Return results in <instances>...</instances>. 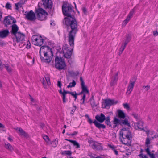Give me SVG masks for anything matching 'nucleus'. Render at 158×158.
Returning <instances> with one entry per match:
<instances>
[{"mask_svg":"<svg viewBox=\"0 0 158 158\" xmlns=\"http://www.w3.org/2000/svg\"><path fill=\"white\" fill-rule=\"evenodd\" d=\"M131 40V36L129 35H127L126 37V40L127 41H128V42H129L130 40Z\"/></svg>","mask_w":158,"mask_h":158,"instance_id":"37998d69","label":"nucleus"},{"mask_svg":"<svg viewBox=\"0 0 158 158\" xmlns=\"http://www.w3.org/2000/svg\"><path fill=\"white\" fill-rule=\"evenodd\" d=\"M5 145L6 148L10 151L12 152L14 150L13 148L10 143L5 144Z\"/></svg>","mask_w":158,"mask_h":158,"instance_id":"cd10ccee","label":"nucleus"},{"mask_svg":"<svg viewBox=\"0 0 158 158\" xmlns=\"http://www.w3.org/2000/svg\"><path fill=\"white\" fill-rule=\"evenodd\" d=\"M63 92L65 94H71V93L72 92H70V91H66L65 90V89H64V88L63 89Z\"/></svg>","mask_w":158,"mask_h":158,"instance_id":"864d4df0","label":"nucleus"},{"mask_svg":"<svg viewBox=\"0 0 158 158\" xmlns=\"http://www.w3.org/2000/svg\"><path fill=\"white\" fill-rule=\"evenodd\" d=\"M64 152L65 154L68 155L69 156H70L72 154V152L70 151H65Z\"/></svg>","mask_w":158,"mask_h":158,"instance_id":"4c0bfd02","label":"nucleus"},{"mask_svg":"<svg viewBox=\"0 0 158 158\" xmlns=\"http://www.w3.org/2000/svg\"><path fill=\"white\" fill-rule=\"evenodd\" d=\"M62 10L63 15L67 16L64 19L65 24L70 26L71 28L69 33V40L70 45H73L76 34L78 31L77 23L74 16L72 15L74 12L73 6L71 5L64 2L62 6Z\"/></svg>","mask_w":158,"mask_h":158,"instance_id":"f257e3e1","label":"nucleus"},{"mask_svg":"<svg viewBox=\"0 0 158 158\" xmlns=\"http://www.w3.org/2000/svg\"><path fill=\"white\" fill-rule=\"evenodd\" d=\"M125 47V46L122 45L120 48V50L123 52Z\"/></svg>","mask_w":158,"mask_h":158,"instance_id":"bf43d9fd","label":"nucleus"},{"mask_svg":"<svg viewBox=\"0 0 158 158\" xmlns=\"http://www.w3.org/2000/svg\"><path fill=\"white\" fill-rule=\"evenodd\" d=\"M136 80V78L135 77H133L130 81V83H131L135 84V82Z\"/></svg>","mask_w":158,"mask_h":158,"instance_id":"f704fd0d","label":"nucleus"},{"mask_svg":"<svg viewBox=\"0 0 158 158\" xmlns=\"http://www.w3.org/2000/svg\"><path fill=\"white\" fill-rule=\"evenodd\" d=\"M118 117L121 119H124L125 118V115L124 112L121 110H118Z\"/></svg>","mask_w":158,"mask_h":158,"instance_id":"412c9836","label":"nucleus"},{"mask_svg":"<svg viewBox=\"0 0 158 158\" xmlns=\"http://www.w3.org/2000/svg\"><path fill=\"white\" fill-rule=\"evenodd\" d=\"M46 81L47 82V84L48 85H49L51 84V82L50 81V79L49 77H47V78H45Z\"/></svg>","mask_w":158,"mask_h":158,"instance_id":"c03bdc74","label":"nucleus"},{"mask_svg":"<svg viewBox=\"0 0 158 158\" xmlns=\"http://www.w3.org/2000/svg\"><path fill=\"white\" fill-rule=\"evenodd\" d=\"M136 10L135 7L133 9H132L128 15H129L131 17H132L133 16V15L135 11Z\"/></svg>","mask_w":158,"mask_h":158,"instance_id":"7c9ffc66","label":"nucleus"},{"mask_svg":"<svg viewBox=\"0 0 158 158\" xmlns=\"http://www.w3.org/2000/svg\"><path fill=\"white\" fill-rule=\"evenodd\" d=\"M26 18L28 20L34 21L36 19L35 15L32 10L25 14Z\"/></svg>","mask_w":158,"mask_h":158,"instance_id":"9d476101","label":"nucleus"},{"mask_svg":"<svg viewBox=\"0 0 158 158\" xmlns=\"http://www.w3.org/2000/svg\"><path fill=\"white\" fill-rule=\"evenodd\" d=\"M12 21V23H15L16 22L15 19L11 16L5 17L4 20L5 26L7 27L8 25H10Z\"/></svg>","mask_w":158,"mask_h":158,"instance_id":"6e6552de","label":"nucleus"},{"mask_svg":"<svg viewBox=\"0 0 158 158\" xmlns=\"http://www.w3.org/2000/svg\"><path fill=\"white\" fill-rule=\"evenodd\" d=\"M60 94L62 95L63 102L64 103L66 102V94L62 91L61 89L59 90Z\"/></svg>","mask_w":158,"mask_h":158,"instance_id":"b1692460","label":"nucleus"},{"mask_svg":"<svg viewBox=\"0 0 158 158\" xmlns=\"http://www.w3.org/2000/svg\"><path fill=\"white\" fill-rule=\"evenodd\" d=\"M153 34L155 36H156L157 35H158V32L157 31H154L153 32Z\"/></svg>","mask_w":158,"mask_h":158,"instance_id":"69168bd1","label":"nucleus"},{"mask_svg":"<svg viewBox=\"0 0 158 158\" xmlns=\"http://www.w3.org/2000/svg\"><path fill=\"white\" fill-rule=\"evenodd\" d=\"M90 104L92 108L96 107L97 106V104L95 103V101L93 100L91 102Z\"/></svg>","mask_w":158,"mask_h":158,"instance_id":"2f4dec72","label":"nucleus"},{"mask_svg":"<svg viewBox=\"0 0 158 158\" xmlns=\"http://www.w3.org/2000/svg\"><path fill=\"white\" fill-rule=\"evenodd\" d=\"M26 1L27 0H20L18 2L19 7H21L22 5L24 4Z\"/></svg>","mask_w":158,"mask_h":158,"instance_id":"473e14b6","label":"nucleus"},{"mask_svg":"<svg viewBox=\"0 0 158 158\" xmlns=\"http://www.w3.org/2000/svg\"><path fill=\"white\" fill-rule=\"evenodd\" d=\"M14 36L15 37L16 39V41L17 42L23 40L24 39L25 35L23 33L20 32H18Z\"/></svg>","mask_w":158,"mask_h":158,"instance_id":"ddd939ff","label":"nucleus"},{"mask_svg":"<svg viewBox=\"0 0 158 158\" xmlns=\"http://www.w3.org/2000/svg\"><path fill=\"white\" fill-rule=\"evenodd\" d=\"M143 88L145 89V90L147 91L149 89L150 86L149 85H148L146 86H144L143 87Z\"/></svg>","mask_w":158,"mask_h":158,"instance_id":"a18cd8bd","label":"nucleus"},{"mask_svg":"<svg viewBox=\"0 0 158 158\" xmlns=\"http://www.w3.org/2000/svg\"><path fill=\"white\" fill-rule=\"evenodd\" d=\"M42 5L45 9L50 10L52 7V2L51 0H42Z\"/></svg>","mask_w":158,"mask_h":158,"instance_id":"1a4fd4ad","label":"nucleus"},{"mask_svg":"<svg viewBox=\"0 0 158 158\" xmlns=\"http://www.w3.org/2000/svg\"><path fill=\"white\" fill-rule=\"evenodd\" d=\"M113 122L114 124H116L117 125H118L119 124L120 125L121 120L115 117L114 118Z\"/></svg>","mask_w":158,"mask_h":158,"instance_id":"393cba45","label":"nucleus"},{"mask_svg":"<svg viewBox=\"0 0 158 158\" xmlns=\"http://www.w3.org/2000/svg\"><path fill=\"white\" fill-rule=\"evenodd\" d=\"M5 7L8 9H11L10 8L11 7V4L7 3L6 4Z\"/></svg>","mask_w":158,"mask_h":158,"instance_id":"79ce46f5","label":"nucleus"},{"mask_svg":"<svg viewBox=\"0 0 158 158\" xmlns=\"http://www.w3.org/2000/svg\"><path fill=\"white\" fill-rule=\"evenodd\" d=\"M62 84L61 81H57V85L58 87L61 88V87L62 86Z\"/></svg>","mask_w":158,"mask_h":158,"instance_id":"8fccbe9b","label":"nucleus"},{"mask_svg":"<svg viewBox=\"0 0 158 158\" xmlns=\"http://www.w3.org/2000/svg\"><path fill=\"white\" fill-rule=\"evenodd\" d=\"M39 53L40 59L43 62L46 63L51 62L53 56V53L52 49L49 46H41L40 49Z\"/></svg>","mask_w":158,"mask_h":158,"instance_id":"f03ea898","label":"nucleus"},{"mask_svg":"<svg viewBox=\"0 0 158 158\" xmlns=\"http://www.w3.org/2000/svg\"><path fill=\"white\" fill-rule=\"evenodd\" d=\"M35 13L37 18L41 21L46 19L47 16L48 15L46 11L41 8H39L36 10Z\"/></svg>","mask_w":158,"mask_h":158,"instance_id":"39448f33","label":"nucleus"},{"mask_svg":"<svg viewBox=\"0 0 158 158\" xmlns=\"http://www.w3.org/2000/svg\"><path fill=\"white\" fill-rule=\"evenodd\" d=\"M143 121H139L134 123L135 127L136 129H140L141 130H144L143 127Z\"/></svg>","mask_w":158,"mask_h":158,"instance_id":"f3484780","label":"nucleus"},{"mask_svg":"<svg viewBox=\"0 0 158 158\" xmlns=\"http://www.w3.org/2000/svg\"><path fill=\"white\" fill-rule=\"evenodd\" d=\"M33 43L35 45L41 46L43 44L44 40L41 36L38 35H33L31 38Z\"/></svg>","mask_w":158,"mask_h":158,"instance_id":"0eeeda50","label":"nucleus"},{"mask_svg":"<svg viewBox=\"0 0 158 158\" xmlns=\"http://www.w3.org/2000/svg\"><path fill=\"white\" fill-rule=\"evenodd\" d=\"M78 133L77 131H74L73 133L71 134H68L67 133V135H71V136H74L77 135Z\"/></svg>","mask_w":158,"mask_h":158,"instance_id":"603ef678","label":"nucleus"},{"mask_svg":"<svg viewBox=\"0 0 158 158\" xmlns=\"http://www.w3.org/2000/svg\"><path fill=\"white\" fill-rule=\"evenodd\" d=\"M5 67L6 69L8 72H11V69L10 67L8 66L7 65L5 66Z\"/></svg>","mask_w":158,"mask_h":158,"instance_id":"ea45409f","label":"nucleus"},{"mask_svg":"<svg viewBox=\"0 0 158 158\" xmlns=\"http://www.w3.org/2000/svg\"><path fill=\"white\" fill-rule=\"evenodd\" d=\"M128 23V22L125 19L122 23V26H125Z\"/></svg>","mask_w":158,"mask_h":158,"instance_id":"6e6d98bb","label":"nucleus"},{"mask_svg":"<svg viewBox=\"0 0 158 158\" xmlns=\"http://www.w3.org/2000/svg\"><path fill=\"white\" fill-rule=\"evenodd\" d=\"M88 119V121L90 124H91L92 123H93V121L90 118H89Z\"/></svg>","mask_w":158,"mask_h":158,"instance_id":"052dcab7","label":"nucleus"},{"mask_svg":"<svg viewBox=\"0 0 158 158\" xmlns=\"http://www.w3.org/2000/svg\"><path fill=\"white\" fill-rule=\"evenodd\" d=\"M10 27H11V30L10 31V33L13 36H14L18 32H19L18 31L19 28L16 24H14L11 26H10Z\"/></svg>","mask_w":158,"mask_h":158,"instance_id":"4468645a","label":"nucleus"},{"mask_svg":"<svg viewBox=\"0 0 158 158\" xmlns=\"http://www.w3.org/2000/svg\"><path fill=\"white\" fill-rule=\"evenodd\" d=\"M15 9L16 10H19V4L18 2L17 3H15Z\"/></svg>","mask_w":158,"mask_h":158,"instance_id":"3c124183","label":"nucleus"},{"mask_svg":"<svg viewBox=\"0 0 158 158\" xmlns=\"http://www.w3.org/2000/svg\"><path fill=\"white\" fill-rule=\"evenodd\" d=\"M41 81L44 88H46V85H45V82L44 78L42 79L41 80Z\"/></svg>","mask_w":158,"mask_h":158,"instance_id":"5fc2aeb1","label":"nucleus"},{"mask_svg":"<svg viewBox=\"0 0 158 158\" xmlns=\"http://www.w3.org/2000/svg\"><path fill=\"white\" fill-rule=\"evenodd\" d=\"M123 106L124 107L127 109V110H129L130 109V106L129 105V104L127 103H123Z\"/></svg>","mask_w":158,"mask_h":158,"instance_id":"72a5a7b5","label":"nucleus"},{"mask_svg":"<svg viewBox=\"0 0 158 158\" xmlns=\"http://www.w3.org/2000/svg\"><path fill=\"white\" fill-rule=\"evenodd\" d=\"M31 44L30 43H28H28L27 45V49H29L31 48Z\"/></svg>","mask_w":158,"mask_h":158,"instance_id":"4d7b16f0","label":"nucleus"},{"mask_svg":"<svg viewBox=\"0 0 158 158\" xmlns=\"http://www.w3.org/2000/svg\"><path fill=\"white\" fill-rule=\"evenodd\" d=\"M129 42H128V41H127L125 40L124 43V46H125L126 47V45Z\"/></svg>","mask_w":158,"mask_h":158,"instance_id":"774afa93","label":"nucleus"},{"mask_svg":"<svg viewBox=\"0 0 158 158\" xmlns=\"http://www.w3.org/2000/svg\"><path fill=\"white\" fill-rule=\"evenodd\" d=\"M43 138L45 140V141L47 142H48V141H49V137L46 135H45L43 136Z\"/></svg>","mask_w":158,"mask_h":158,"instance_id":"e433bc0d","label":"nucleus"},{"mask_svg":"<svg viewBox=\"0 0 158 158\" xmlns=\"http://www.w3.org/2000/svg\"><path fill=\"white\" fill-rule=\"evenodd\" d=\"M134 84L131 83H130L128 87L127 90V93L130 94L132 91Z\"/></svg>","mask_w":158,"mask_h":158,"instance_id":"5701e85b","label":"nucleus"},{"mask_svg":"<svg viewBox=\"0 0 158 158\" xmlns=\"http://www.w3.org/2000/svg\"><path fill=\"white\" fill-rule=\"evenodd\" d=\"M68 40L69 41V40L68 39ZM74 41H73V42ZM70 44V43H69ZM74 44V43H73V45H70L72 47H73V46ZM73 47L70 50L69 49V47H68L67 45L65 44L63 45L62 47V50L63 53V55L64 56V57L67 58H70L71 57V55L72 54V53L73 52Z\"/></svg>","mask_w":158,"mask_h":158,"instance_id":"423d86ee","label":"nucleus"},{"mask_svg":"<svg viewBox=\"0 0 158 158\" xmlns=\"http://www.w3.org/2000/svg\"><path fill=\"white\" fill-rule=\"evenodd\" d=\"M70 94L74 97L75 95H77V94L76 92H71Z\"/></svg>","mask_w":158,"mask_h":158,"instance_id":"e2e57ef3","label":"nucleus"},{"mask_svg":"<svg viewBox=\"0 0 158 158\" xmlns=\"http://www.w3.org/2000/svg\"><path fill=\"white\" fill-rule=\"evenodd\" d=\"M70 84L71 85V87H74L76 85V83L75 81L74 80H73V82H70Z\"/></svg>","mask_w":158,"mask_h":158,"instance_id":"a19ab883","label":"nucleus"},{"mask_svg":"<svg viewBox=\"0 0 158 158\" xmlns=\"http://www.w3.org/2000/svg\"><path fill=\"white\" fill-rule=\"evenodd\" d=\"M74 146H76L77 148H79L80 147L79 143L75 140H73L72 143Z\"/></svg>","mask_w":158,"mask_h":158,"instance_id":"c756f323","label":"nucleus"},{"mask_svg":"<svg viewBox=\"0 0 158 158\" xmlns=\"http://www.w3.org/2000/svg\"><path fill=\"white\" fill-rule=\"evenodd\" d=\"M55 67L59 70L64 69L66 66L64 59L61 57L56 56L55 59Z\"/></svg>","mask_w":158,"mask_h":158,"instance_id":"20e7f679","label":"nucleus"},{"mask_svg":"<svg viewBox=\"0 0 158 158\" xmlns=\"http://www.w3.org/2000/svg\"><path fill=\"white\" fill-rule=\"evenodd\" d=\"M106 119L105 120V123L107 124V125L109 126L110 127H111V122H110V117L109 116H108L106 118Z\"/></svg>","mask_w":158,"mask_h":158,"instance_id":"bb28decb","label":"nucleus"},{"mask_svg":"<svg viewBox=\"0 0 158 158\" xmlns=\"http://www.w3.org/2000/svg\"><path fill=\"white\" fill-rule=\"evenodd\" d=\"M150 140L148 138H147L146 140L145 144L148 145L150 144Z\"/></svg>","mask_w":158,"mask_h":158,"instance_id":"49530a36","label":"nucleus"},{"mask_svg":"<svg viewBox=\"0 0 158 158\" xmlns=\"http://www.w3.org/2000/svg\"><path fill=\"white\" fill-rule=\"evenodd\" d=\"M108 146L113 151L116 148V147L115 146L111 145L110 144H108Z\"/></svg>","mask_w":158,"mask_h":158,"instance_id":"c9c22d12","label":"nucleus"},{"mask_svg":"<svg viewBox=\"0 0 158 158\" xmlns=\"http://www.w3.org/2000/svg\"><path fill=\"white\" fill-rule=\"evenodd\" d=\"M118 72L115 73L112 77L110 85L111 86L115 85L118 80Z\"/></svg>","mask_w":158,"mask_h":158,"instance_id":"9b49d317","label":"nucleus"},{"mask_svg":"<svg viewBox=\"0 0 158 158\" xmlns=\"http://www.w3.org/2000/svg\"><path fill=\"white\" fill-rule=\"evenodd\" d=\"M93 123L94 124L95 126L99 129H105L106 128V126L104 124H102L98 123L96 120H94Z\"/></svg>","mask_w":158,"mask_h":158,"instance_id":"aec40b11","label":"nucleus"},{"mask_svg":"<svg viewBox=\"0 0 158 158\" xmlns=\"http://www.w3.org/2000/svg\"><path fill=\"white\" fill-rule=\"evenodd\" d=\"M120 139L122 144L128 145L129 144V141L131 140L132 136L131 132L128 129L123 128L121 129L120 132Z\"/></svg>","mask_w":158,"mask_h":158,"instance_id":"7ed1b4c3","label":"nucleus"},{"mask_svg":"<svg viewBox=\"0 0 158 158\" xmlns=\"http://www.w3.org/2000/svg\"><path fill=\"white\" fill-rule=\"evenodd\" d=\"M69 73L70 75L72 77H74L75 76H77L79 74L78 72H74L73 71H70L69 72Z\"/></svg>","mask_w":158,"mask_h":158,"instance_id":"c85d7f7f","label":"nucleus"},{"mask_svg":"<svg viewBox=\"0 0 158 158\" xmlns=\"http://www.w3.org/2000/svg\"><path fill=\"white\" fill-rule=\"evenodd\" d=\"M85 97H86L85 94H84L83 95V96L81 100H83V101H85Z\"/></svg>","mask_w":158,"mask_h":158,"instance_id":"338daca9","label":"nucleus"},{"mask_svg":"<svg viewBox=\"0 0 158 158\" xmlns=\"http://www.w3.org/2000/svg\"><path fill=\"white\" fill-rule=\"evenodd\" d=\"M124 120H121V122L120 123V125H126L128 127H130V123L128 122V120L126 118H124Z\"/></svg>","mask_w":158,"mask_h":158,"instance_id":"4be33fe9","label":"nucleus"},{"mask_svg":"<svg viewBox=\"0 0 158 158\" xmlns=\"http://www.w3.org/2000/svg\"><path fill=\"white\" fill-rule=\"evenodd\" d=\"M150 158H155V155L153 153L149 155Z\"/></svg>","mask_w":158,"mask_h":158,"instance_id":"0e129e2a","label":"nucleus"},{"mask_svg":"<svg viewBox=\"0 0 158 158\" xmlns=\"http://www.w3.org/2000/svg\"><path fill=\"white\" fill-rule=\"evenodd\" d=\"M19 132L20 133V135H22L24 137H27L28 136V135L21 128H19Z\"/></svg>","mask_w":158,"mask_h":158,"instance_id":"a878e982","label":"nucleus"},{"mask_svg":"<svg viewBox=\"0 0 158 158\" xmlns=\"http://www.w3.org/2000/svg\"><path fill=\"white\" fill-rule=\"evenodd\" d=\"M132 17H131L129 15H128L127 17L125 20L128 22V21L130 20V19Z\"/></svg>","mask_w":158,"mask_h":158,"instance_id":"680f3d73","label":"nucleus"},{"mask_svg":"<svg viewBox=\"0 0 158 158\" xmlns=\"http://www.w3.org/2000/svg\"><path fill=\"white\" fill-rule=\"evenodd\" d=\"M80 80L81 81V86L82 89V91L84 94H88L89 91L86 86L85 85V83L81 77H80Z\"/></svg>","mask_w":158,"mask_h":158,"instance_id":"2eb2a0df","label":"nucleus"},{"mask_svg":"<svg viewBox=\"0 0 158 158\" xmlns=\"http://www.w3.org/2000/svg\"><path fill=\"white\" fill-rule=\"evenodd\" d=\"M9 33V32L8 29L4 30L0 32V37L4 38L6 37Z\"/></svg>","mask_w":158,"mask_h":158,"instance_id":"6ab92c4d","label":"nucleus"},{"mask_svg":"<svg viewBox=\"0 0 158 158\" xmlns=\"http://www.w3.org/2000/svg\"><path fill=\"white\" fill-rule=\"evenodd\" d=\"M132 115L134 116V118L136 119H138L139 118V116L138 114L135 113H133L132 114Z\"/></svg>","mask_w":158,"mask_h":158,"instance_id":"58836bf2","label":"nucleus"},{"mask_svg":"<svg viewBox=\"0 0 158 158\" xmlns=\"http://www.w3.org/2000/svg\"><path fill=\"white\" fill-rule=\"evenodd\" d=\"M82 10L85 14H86L87 12V10L85 7H83L82 8Z\"/></svg>","mask_w":158,"mask_h":158,"instance_id":"13d9d810","label":"nucleus"},{"mask_svg":"<svg viewBox=\"0 0 158 158\" xmlns=\"http://www.w3.org/2000/svg\"><path fill=\"white\" fill-rule=\"evenodd\" d=\"M118 102V101H115L113 99H106L105 101V108H107L109 107L110 106L116 104Z\"/></svg>","mask_w":158,"mask_h":158,"instance_id":"f8f14e48","label":"nucleus"},{"mask_svg":"<svg viewBox=\"0 0 158 158\" xmlns=\"http://www.w3.org/2000/svg\"><path fill=\"white\" fill-rule=\"evenodd\" d=\"M145 151L148 155H150L151 154L150 152L149 147H148L147 149H145Z\"/></svg>","mask_w":158,"mask_h":158,"instance_id":"09e8293b","label":"nucleus"},{"mask_svg":"<svg viewBox=\"0 0 158 158\" xmlns=\"http://www.w3.org/2000/svg\"><path fill=\"white\" fill-rule=\"evenodd\" d=\"M73 107L74 108V109H72L71 112V114H73V113L74 112L76 109V106L74 105Z\"/></svg>","mask_w":158,"mask_h":158,"instance_id":"de8ad7c7","label":"nucleus"},{"mask_svg":"<svg viewBox=\"0 0 158 158\" xmlns=\"http://www.w3.org/2000/svg\"><path fill=\"white\" fill-rule=\"evenodd\" d=\"M92 148L96 150H101L103 149V147L100 143L94 142L92 145Z\"/></svg>","mask_w":158,"mask_h":158,"instance_id":"a211bd4d","label":"nucleus"},{"mask_svg":"<svg viewBox=\"0 0 158 158\" xmlns=\"http://www.w3.org/2000/svg\"><path fill=\"white\" fill-rule=\"evenodd\" d=\"M95 118L96 120L100 123H102L106 119L105 115L103 113H101L100 115H97Z\"/></svg>","mask_w":158,"mask_h":158,"instance_id":"dca6fc26","label":"nucleus"}]
</instances>
